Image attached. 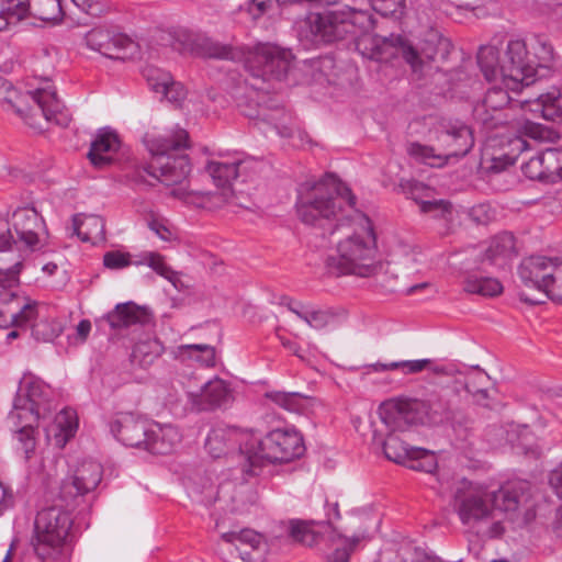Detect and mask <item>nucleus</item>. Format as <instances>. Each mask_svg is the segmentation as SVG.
Returning a JSON list of instances; mask_svg holds the SVG:
<instances>
[{"instance_id":"obj_1","label":"nucleus","mask_w":562,"mask_h":562,"mask_svg":"<svg viewBox=\"0 0 562 562\" xmlns=\"http://www.w3.org/2000/svg\"><path fill=\"white\" fill-rule=\"evenodd\" d=\"M304 26L314 42L331 43L345 38L356 41L359 53L375 61H389L403 57L406 63L416 67L422 58L429 61L447 59L451 50V42L437 30H428L420 43V48H414L402 35L380 36L370 34L374 27L373 15L366 10L347 9L310 13Z\"/></svg>"},{"instance_id":"obj_2","label":"nucleus","mask_w":562,"mask_h":562,"mask_svg":"<svg viewBox=\"0 0 562 562\" xmlns=\"http://www.w3.org/2000/svg\"><path fill=\"white\" fill-rule=\"evenodd\" d=\"M526 481L514 482L491 492L472 481L462 479L454 484L452 508L461 524L481 539L503 536L505 527L496 509L505 512L519 528L529 526L537 516V504Z\"/></svg>"},{"instance_id":"obj_3","label":"nucleus","mask_w":562,"mask_h":562,"mask_svg":"<svg viewBox=\"0 0 562 562\" xmlns=\"http://www.w3.org/2000/svg\"><path fill=\"white\" fill-rule=\"evenodd\" d=\"M144 144L151 160L147 167L136 172L135 182L153 186L146 178L148 176L169 187L180 184L187 179L191 164L184 153L190 147L189 133L186 130L177 126L165 134L148 132L144 136Z\"/></svg>"},{"instance_id":"obj_4","label":"nucleus","mask_w":562,"mask_h":562,"mask_svg":"<svg viewBox=\"0 0 562 562\" xmlns=\"http://www.w3.org/2000/svg\"><path fill=\"white\" fill-rule=\"evenodd\" d=\"M356 196L334 175L318 181H305L297 189L295 203L299 218L306 225L323 227L330 221L348 217L347 209L355 213Z\"/></svg>"},{"instance_id":"obj_5","label":"nucleus","mask_w":562,"mask_h":562,"mask_svg":"<svg viewBox=\"0 0 562 562\" xmlns=\"http://www.w3.org/2000/svg\"><path fill=\"white\" fill-rule=\"evenodd\" d=\"M0 103L35 131H44L45 123L67 126L70 122L56 91L50 87L21 92L12 82L0 77Z\"/></svg>"},{"instance_id":"obj_6","label":"nucleus","mask_w":562,"mask_h":562,"mask_svg":"<svg viewBox=\"0 0 562 562\" xmlns=\"http://www.w3.org/2000/svg\"><path fill=\"white\" fill-rule=\"evenodd\" d=\"M360 231H355L337 244L336 254L326 259V268L335 276L356 274L370 277L381 268L375 262L376 241L370 218L355 210V217Z\"/></svg>"},{"instance_id":"obj_7","label":"nucleus","mask_w":562,"mask_h":562,"mask_svg":"<svg viewBox=\"0 0 562 562\" xmlns=\"http://www.w3.org/2000/svg\"><path fill=\"white\" fill-rule=\"evenodd\" d=\"M458 408L449 398L448 392L431 393L424 401H389L379 407V415L393 429L424 424L454 423L458 420Z\"/></svg>"},{"instance_id":"obj_8","label":"nucleus","mask_w":562,"mask_h":562,"mask_svg":"<svg viewBox=\"0 0 562 562\" xmlns=\"http://www.w3.org/2000/svg\"><path fill=\"white\" fill-rule=\"evenodd\" d=\"M244 454L243 472L258 475L267 463H288L305 452L303 436L292 428L273 429L259 438L254 434L240 443Z\"/></svg>"},{"instance_id":"obj_9","label":"nucleus","mask_w":562,"mask_h":562,"mask_svg":"<svg viewBox=\"0 0 562 562\" xmlns=\"http://www.w3.org/2000/svg\"><path fill=\"white\" fill-rule=\"evenodd\" d=\"M473 145V134L467 124L459 121H448L440 124L435 146L411 143L407 151L424 164L431 167H442L451 158L459 159L468 155Z\"/></svg>"},{"instance_id":"obj_10","label":"nucleus","mask_w":562,"mask_h":562,"mask_svg":"<svg viewBox=\"0 0 562 562\" xmlns=\"http://www.w3.org/2000/svg\"><path fill=\"white\" fill-rule=\"evenodd\" d=\"M289 535L293 541L305 547L326 544L334 547L326 562H349L352 552L360 542V537H345L328 522H314L292 519L289 524Z\"/></svg>"},{"instance_id":"obj_11","label":"nucleus","mask_w":562,"mask_h":562,"mask_svg":"<svg viewBox=\"0 0 562 562\" xmlns=\"http://www.w3.org/2000/svg\"><path fill=\"white\" fill-rule=\"evenodd\" d=\"M72 518L70 513L58 506L42 509L34 524V550L36 554L46 559L68 543Z\"/></svg>"},{"instance_id":"obj_12","label":"nucleus","mask_w":562,"mask_h":562,"mask_svg":"<svg viewBox=\"0 0 562 562\" xmlns=\"http://www.w3.org/2000/svg\"><path fill=\"white\" fill-rule=\"evenodd\" d=\"M11 225L18 240L14 239L11 228L0 234V255L11 254L12 258L9 260L11 262L18 252L25 257L19 247L20 243L30 251H34L41 246L43 237L47 235L45 222L34 207L15 210L11 217Z\"/></svg>"},{"instance_id":"obj_13","label":"nucleus","mask_w":562,"mask_h":562,"mask_svg":"<svg viewBox=\"0 0 562 562\" xmlns=\"http://www.w3.org/2000/svg\"><path fill=\"white\" fill-rule=\"evenodd\" d=\"M503 82L510 89L532 85L537 76L536 60L530 56L525 40L508 41L503 54Z\"/></svg>"},{"instance_id":"obj_14","label":"nucleus","mask_w":562,"mask_h":562,"mask_svg":"<svg viewBox=\"0 0 562 562\" xmlns=\"http://www.w3.org/2000/svg\"><path fill=\"white\" fill-rule=\"evenodd\" d=\"M293 55L289 49L273 44H260L246 61V68L255 78L263 81L282 80L291 68Z\"/></svg>"},{"instance_id":"obj_15","label":"nucleus","mask_w":562,"mask_h":562,"mask_svg":"<svg viewBox=\"0 0 562 562\" xmlns=\"http://www.w3.org/2000/svg\"><path fill=\"white\" fill-rule=\"evenodd\" d=\"M103 475L102 465L95 461H83L60 483L59 498L68 507H75L85 495L94 491Z\"/></svg>"},{"instance_id":"obj_16","label":"nucleus","mask_w":562,"mask_h":562,"mask_svg":"<svg viewBox=\"0 0 562 562\" xmlns=\"http://www.w3.org/2000/svg\"><path fill=\"white\" fill-rule=\"evenodd\" d=\"M16 284L0 280V327L23 328L37 316V303L25 301L11 290Z\"/></svg>"},{"instance_id":"obj_17","label":"nucleus","mask_w":562,"mask_h":562,"mask_svg":"<svg viewBox=\"0 0 562 562\" xmlns=\"http://www.w3.org/2000/svg\"><path fill=\"white\" fill-rule=\"evenodd\" d=\"M245 116L255 121L263 132L274 131L279 136L290 138L296 131V124L291 113L280 105H259L257 109H243Z\"/></svg>"},{"instance_id":"obj_18","label":"nucleus","mask_w":562,"mask_h":562,"mask_svg":"<svg viewBox=\"0 0 562 562\" xmlns=\"http://www.w3.org/2000/svg\"><path fill=\"white\" fill-rule=\"evenodd\" d=\"M509 102L510 98L505 89L493 87L487 90L483 101L474 106L473 115L484 127L496 128L508 122L506 106Z\"/></svg>"},{"instance_id":"obj_19","label":"nucleus","mask_w":562,"mask_h":562,"mask_svg":"<svg viewBox=\"0 0 562 562\" xmlns=\"http://www.w3.org/2000/svg\"><path fill=\"white\" fill-rule=\"evenodd\" d=\"M149 423L132 413H119L109 423L114 438L126 447L142 449Z\"/></svg>"},{"instance_id":"obj_20","label":"nucleus","mask_w":562,"mask_h":562,"mask_svg":"<svg viewBox=\"0 0 562 562\" xmlns=\"http://www.w3.org/2000/svg\"><path fill=\"white\" fill-rule=\"evenodd\" d=\"M560 258H549L546 256H530L525 258L518 267V276L527 288L538 291L548 288V279L552 278V272L557 261Z\"/></svg>"},{"instance_id":"obj_21","label":"nucleus","mask_w":562,"mask_h":562,"mask_svg":"<svg viewBox=\"0 0 562 562\" xmlns=\"http://www.w3.org/2000/svg\"><path fill=\"white\" fill-rule=\"evenodd\" d=\"M85 41L90 49L112 59H122L121 53L133 44L126 35L103 27L86 33Z\"/></svg>"},{"instance_id":"obj_22","label":"nucleus","mask_w":562,"mask_h":562,"mask_svg":"<svg viewBox=\"0 0 562 562\" xmlns=\"http://www.w3.org/2000/svg\"><path fill=\"white\" fill-rule=\"evenodd\" d=\"M380 418L385 427V432L383 430H374L373 441L382 446L383 452L389 460L398 464L406 463L415 447H411L398 434L406 432L411 426H406L403 429H393L391 426H387L381 416Z\"/></svg>"},{"instance_id":"obj_23","label":"nucleus","mask_w":562,"mask_h":562,"mask_svg":"<svg viewBox=\"0 0 562 562\" xmlns=\"http://www.w3.org/2000/svg\"><path fill=\"white\" fill-rule=\"evenodd\" d=\"M181 441V434L172 425L149 423L143 450L153 454H169Z\"/></svg>"},{"instance_id":"obj_24","label":"nucleus","mask_w":562,"mask_h":562,"mask_svg":"<svg viewBox=\"0 0 562 562\" xmlns=\"http://www.w3.org/2000/svg\"><path fill=\"white\" fill-rule=\"evenodd\" d=\"M250 434H241L234 428L216 427L213 428L205 440V449L213 458H221L238 448L239 454L240 443L249 438Z\"/></svg>"},{"instance_id":"obj_25","label":"nucleus","mask_w":562,"mask_h":562,"mask_svg":"<svg viewBox=\"0 0 562 562\" xmlns=\"http://www.w3.org/2000/svg\"><path fill=\"white\" fill-rule=\"evenodd\" d=\"M150 88L161 93L169 102L180 104L187 97V90L181 82L175 81L172 76L156 67H147L144 70Z\"/></svg>"},{"instance_id":"obj_26","label":"nucleus","mask_w":562,"mask_h":562,"mask_svg":"<svg viewBox=\"0 0 562 562\" xmlns=\"http://www.w3.org/2000/svg\"><path fill=\"white\" fill-rule=\"evenodd\" d=\"M229 396L225 381L215 378L206 382L200 393L192 394V404L199 411H213L225 405Z\"/></svg>"},{"instance_id":"obj_27","label":"nucleus","mask_w":562,"mask_h":562,"mask_svg":"<svg viewBox=\"0 0 562 562\" xmlns=\"http://www.w3.org/2000/svg\"><path fill=\"white\" fill-rule=\"evenodd\" d=\"M516 240L512 233L504 232L494 236L483 252L482 261L493 266L505 267L508 261L517 257Z\"/></svg>"},{"instance_id":"obj_28","label":"nucleus","mask_w":562,"mask_h":562,"mask_svg":"<svg viewBox=\"0 0 562 562\" xmlns=\"http://www.w3.org/2000/svg\"><path fill=\"white\" fill-rule=\"evenodd\" d=\"M119 147L117 135L110 130L102 128L91 143L88 158L94 167L102 168L112 161L113 154L117 151Z\"/></svg>"},{"instance_id":"obj_29","label":"nucleus","mask_w":562,"mask_h":562,"mask_svg":"<svg viewBox=\"0 0 562 562\" xmlns=\"http://www.w3.org/2000/svg\"><path fill=\"white\" fill-rule=\"evenodd\" d=\"M149 319L150 314L147 310L132 302L117 304L115 308L106 315V321L113 329H123L132 325L146 324Z\"/></svg>"},{"instance_id":"obj_30","label":"nucleus","mask_w":562,"mask_h":562,"mask_svg":"<svg viewBox=\"0 0 562 562\" xmlns=\"http://www.w3.org/2000/svg\"><path fill=\"white\" fill-rule=\"evenodd\" d=\"M254 493L250 486L245 483L233 484L231 482L221 484L214 502L227 503L228 510L232 513L240 512L252 502Z\"/></svg>"},{"instance_id":"obj_31","label":"nucleus","mask_w":562,"mask_h":562,"mask_svg":"<svg viewBox=\"0 0 562 562\" xmlns=\"http://www.w3.org/2000/svg\"><path fill=\"white\" fill-rule=\"evenodd\" d=\"M165 348L156 337L139 339L132 349L130 360L133 367L146 370L164 353Z\"/></svg>"},{"instance_id":"obj_32","label":"nucleus","mask_w":562,"mask_h":562,"mask_svg":"<svg viewBox=\"0 0 562 562\" xmlns=\"http://www.w3.org/2000/svg\"><path fill=\"white\" fill-rule=\"evenodd\" d=\"M261 535L251 529L239 532L231 531L222 535V540L234 547L243 561H252L251 551L257 550L261 543Z\"/></svg>"},{"instance_id":"obj_33","label":"nucleus","mask_w":562,"mask_h":562,"mask_svg":"<svg viewBox=\"0 0 562 562\" xmlns=\"http://www.w3.org/2000/svg\"><path fill=\"white\" fill-rule=\"evenodd\" d=\"M425 186L420 182H409L408 192L420 209L422 213L430 214L434 218L450 220L452 215V204L448 200H423V196H417L415 193L423 190Z\"/></svg>"},{"instance_id":"obj_34","label":"nucleus","mask_w":562,"mask_h":562,"mask_svg":"<svg viewBox=\"0 0 562 562\" xmlns=\"http://www.w3.org/2000/svg\"><path fill=\"white\" fill-rule=\"evenodd\" d=\"M529 106L531 112H540L547 121H562V92L557 88L540 94Z\"/></svg>"},{"instance_id":"obj_35","label":"nucleus","mask_w":562,"mask_h":562,"mask_svg":"<svg viewBox=\"0 0 562 562\" xmlns=\"http://www.w3.org/2000/svg\"><path fill=\"white\" fill-rule=\"evenodd\" d=\"M72 223L75 233L82 241L95 243L104 238V221L99 215H75Z\"/></svg>"},{"instance_id":"obj_36","label":"nucleus","mask_w":562,"mask_h":562,"mask_svg":"<svg viewBox=\"0 0 562 562\" xmlns=\"http://www.w3.org/2000/svg\"><path fill=\"white\" fill-rule=\"evenodd\" d=\"M477 64L487 81L503 80V56H499L495 46H481L477 53Z\"/></svg>"},{"instance_id":"obj_37","label":"nucleus","mask_w":562,"mask_h":562,"mask_svg":"<svg viewBox=\"0 0 562 562\" xmlns=\"http://www.w3.org/2000/svg\"><path fill=\"white\" fill-rule=\"evenodd\" d=\"M528 50L533 60H536L537 76L540 77L541 70H548L554 58V50L551 43L542 35H531L525 40Z\"/></svg>"},{"instance_id":"obj_38","label":"nucleus","mask_w":562,"mask_h":562,"mask_svg":"<svg viewBox=\"0 0 562 562\" xmlns=\"http://www.w3.org/2000/svg\"><path fill=\"white\" fill-rule=\"evenodd\" d=\"M47 387L45 384L34 378H24L21 381L20 389L15 397L27 398V403L35 404L43 409V412L49 411V405L46 403Z\"/></svg>"},{"instance_id":"obj_39","label":"nucleus","mask_w":562,"mask_h":562,"mask_svg":"<svg viewBox=\"0 0 562 562\" xmlns=\"http://www.w3.org/2000/svg\"><path fill=\"white\" fill-rule=\"evenodd\" d=\"M265 397L291 413H302L308 406V397L299 392L270 391Z\"/></svg>"},{"instance_id":"obj_40","label":"nucleus","mask_w":562,"mask_h":562,"mask_svg":"<svg viewBox=\"0 0 562 562\" xmlns=\"http://www.w3.org/2000/svg\"><path fill=\"white\" fill-rule=\"evenodd\" d=\"M463 290L470 294L493 297L503 292V285L496 278L469 276L463 282Z\"/></svg>"},{"instance_id":"obj_41","label":"nucleus","mask_w":562,"mask_h":562,"mask_svg":"<svg viewBox=\"0 0 562 562\" xmlns=\"http://www.w3.org/2000/svg\"><path fill=\"white\" fill-rule=\"evenodd\" d=\"M43 409L35 404L27 403V398L15 397L11 418L16 419L15 425L34 426L37 425Z\"/></svg>"},{"instance_id":"obj_42","label":"nucleus","mask_w":562,"mask_h":562,"mask_svg":"<svg viewBox=\"0 0 562 562\" xmlns=\"http://www.w3.org/2000/svg\"><path fill=\"white\" fill-rule=\"evenodd\" d=\"M207 171L217 187L225 188L233 180L238 179V167L235 159L231 161H211L207 165Z\"/></svg>"},{"instance_id":"obj_43","label":"nucleus","mask_w":562,"mask_h":562,"mask_svg":"<svg viewBox=\"0 0 562 562\" xmlns=\"http://www.w3.org/2000/svg\"><path fill=\"white\" fill-rule=\"evenodd\" d=\"M544 170V183L562 180V149L548 148L541 151Z\"/></svg>"},{"instance_id":"obj_44","label":"nucleus","mask_w":562,"mask_h":562,"mask_svg":"<svg viewBox=\"0 0 562 562\" xmlns=\"http://www.w3.org/2000/svg\"><path fill=\"white\" fill-rule=\"evenodd\" d=\"M509 153L492 158V164L488 167L491 171L501 172L505 170L507 166L514 165L518 155L528 148V143L524 137L517 136L509 142Z\"/></svg>"},{"instance_id":"obj_45","label":"nucleus","mask_w":562,"mask_h":562,"mask_svg":"<svg viewBox=\"0 0 562 562\" xmlns=\"http://www.w3.org/2000/svg\"><path fill=\"white\" fill-rule=\"evenodd\" d=\"M405 464L415 471L432 473L437 469V458L434 452L415 447Z\"/></svg>"},{"instance_id":"obj_46","label":"nucleus","mask_w":562,"mask_h":562,"mask_svg":"<svg viewBox=\"0 0 562 562\" xmlns=\"http://www.w3.org/2000/svg\"><path fill=\"white\" fill-rule=\"evenodd\" d=\"M178 355L194 358L205 367L215 363V350L210 345H182L178 347Z\"/></svg>"},{"instance_id":"obj_47","label":"nucleus","mask_w":562,"mask_h":562,"mask_svg":"<svg viewBox=\"0 0 562 562\" xmlns=\"http://www.w3.org/2000/svg\"><path fill=\"white\" fill-rule=\"evenodd\" d=\"M139 263H147L155 272L170 281L175 286L180 281L179 276L166 265L164 257L157 252H146Z\"/></svg>"},{"instance_id":"obj_48","label":"nucleus","mask_w":562,"mask_h":562,"mask_svg":"<svg viewBox=\"0 0 562 562\" xmlns=\"http://www.w3.org/2000/svg\"><path fill=\"white\" fill-rule=\"evenodd\" d=\"M21 4L16 0H2L0 3V32L5 30L11 23H18L24 19V11L18 7Z\"/></svg>"},{"instance_id":"obj_49","label":"nucleus","mask_w":562,"mask_h":562,"mask_svg":"<svg viewBox=\"0 0 562 562\" xmlns=\"http://www.w3.org/2000/svg\"><path fill=\"white\" fill-rule=\"evenodd\" d=\"M202 52L206 57L218 59L234 60L239 56V53L229 45H224L218 42L205 40L202 43Z\"/></svg>"},{"instance_id":"obj_50","label":"nucleus","mask_w":562,"mask_h":562,"mask_svg":"<svg viewBox=\"0 0 562 562\" xmlns=\"http://www.w3.org/2000/svg\"><path fill=\"white\" fill-rule=\"evenodd\" d=\"M372 9L383 16L401 18L406 9V0H369Z\"/></svg>"},{"instance_id":"obj_51","label":"nucleus","mask_w":562,"mask_h":562,"mask_svg":"<svg viewBox=\"0 0 562 562\" xmlns=\"http://www.w3.org/2000/svg\"><path fill=\"white\" fill-rule=\"evenodd\" d=\"M548 288L542 292L552 301L562 303V259L557 261L552 278L548 279Z\"/></svg>"},{"instance_id":"obj_52","label":"nucleus","mask_w":562,"mask_h":562,"mask_svg":"<svg viewBox=\"0 0 562 562\" xmlns=\"http://www.w3.org/2000/svg\"><path fill=\"white\" fill-rule=\"evenodd\" d=\"M235 165L238 167V179L241 178L243 182L252 181L262 169V161L246 158L235 159Z\"/></svg>"},{"instance_id":"obj_53","label":"nucleus","mask_w":562,"mask_h":562,"mask_svg":"<svg viewBox=\"0 0 562 562\" xmlns=\"http://www.w3.org/2000/svg\"><path fill=\"white\" fill-rule=\"evenodd\" d=\"M61 333V327L58 323H49L48 321H41L33 325V335L38 340L50 341L57 338Z\"/></svg>"},{"instance_id":"obj_54","label":"nucleus","mask_w":562,"mask_h":562,"mask_svg":"<svg viewBox=\"0 0 562 562\" xmlns=\"http://www.w3.org/2000/svg\"><path fill=\"white\" fill-rule=\"evenodd\" d=\"M3 261H5V259L0 256V262ZM23 261L24 256L18 252L11 267L0 265V280H2L3 277L4 280L9 281V284H19V274L22 270Z\"/></svg>"},{"instance_id":"obj_55","label":"nucleus","mask_w":562,"mask_h":562,"mask_svg":"<svg viewBox=\"0 0 562 562\" xmlns=\"http://www.w3.org/2000/svg\"><path fill=\"white\" fill-rule=\"evenodd\" d=\"M522 173L530 180L544 182V170L541 153L521 165Z\"/></svg>"},{"instance_id":"obj_56","label":"nucleus","mask_w":562,"mask_h":562,"mask_svg":"<svg viewBox=\"0 0 562 562\" xmlns=\"http://www.w3.org/2000/svg\"><path fill=\"white\" fill-rule=\"evenodd\" d=\"M34 426H21L16 431L18 441L21 443V449L25 454V459H30L36 447V439L34 436Z\"/></svg>"},{"instance_id":"obj_57","label":"nucleus","mask_w":562,"mask_h":562,"mask_svg":"<svg viewBox=\"0 0 562 562\" xmlns=\"http://www.w3.org/2000/svg\"><path fill=\"white\" fill-rule=\"evenodd\" d=\"M519 131L529 138L544 140L550 136V130L540 123L526 120L521 123Z\"/></svg>"},{"instance_id":"obj_58","label":"nucleus","mask_w":562,"mask_h":562,"mask_svg":"<svg viewBox=\"0 0 562 562\" xmlns=\"http://www.w3.org/2000/svg\"><path fill=\"white\" fill-rule=\"evenodd\" d=\"M469 215L476 224L486 225L495 218L496 212L490 204L481 203L474 205L470 210Z\"/></svg>"},{"instance_id":"obj_59","label":"nucleus","mask_w":562,"mask_h":562,"mask_svg":"<svg viewBox=\"0 0 562 562\" xmlns=\"http://www.w3.org/2000/svg\"><path fill=\"white\" fill-rule=\"evenodd\" d=\"M103 265L109 269H122L132 265L131 255L119 250L108 251L103 256Z\"/></svg>"},{"instance_id":"obj_60","label":"nucleus","mask_w":562,"mask_h":562,"mask_svg":"<svg viewBox=\"0 0 562 562\" xmlns=\"http://www.w3.org/2000/svg\"><path fill=\"white\" fill-rule=\"evenodd\" d=\"M330 318L331 315L328 312L321 310L306 312L304 315H301V319L317 329L325 327Z\"/></svg>"},{"instance_id":"obj_61","label":"nucleus","mask_w":562,"mask_h":562,"mask_svg":"<svg viewBox=\"0 0 562 562\" xmlns=\"http://www.w3.org/2000/svg\"><path fill=\"white\" fill-rule=\"evenodd\" d=\"M88 15L100 16L106 11V5L101 0H71Z\"/></svg>"},{"instance_id":"obj_62","label":"nucleus","mask_w":562,"mask_h":562,"mask_svg":"<svg viewBox=\"0 0 562 562\" xmlns=\"http://www.w3.org/2000/svg\"><path fill=\"white\" fill-rule=\"evenodd\" d=\"M271 5L272 0H250L247 10L256 20L267 13Z\"/></svg>"},{"instance_id":"obj_63","label":"nucleus","mask_w":562,"mask_h":562,"mask_svg":"<svg viewBox=\"0 0 562 562\" xmlns=\"http://www.w3.org/2000/svg\"><path fill=\"white\" fill-rule=\"evenodd\" d=\"M430 363V359L404 360L402 370L405 374H415L425 370Z\"/></svg>"},{"instance_id":"obj_64","label":"nucleus","mask_w":562,"mask_h":562,"mask_svg":"<svg viewBox=\"0 0 562 562\" xmlns=\"http://www.w3.org/2000/svg\"><path fill=\"white\" fill-rule=\"evenodd\" d=\"M549 484L555 491L562 488V462L553 469L549 474ZM558 495L560 494L557 492Z\"/></svg>"}]
</instances>
